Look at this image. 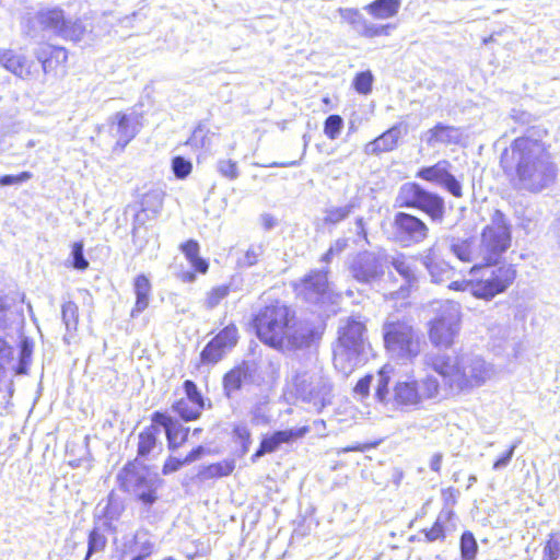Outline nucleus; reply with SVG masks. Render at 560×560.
<instances>
[{
  "instance_id": "obj_13",
  "label": "nucleus",
  "mask_w": 560,
  "mask_h": 560,
  "mask_svg": "<svg viewBox=\"0 0 560 560\" xmlns=\"http://www.w3.org/2000/svg\"><path fill=\"white\" fill-rule=\"evenodd\" d=\"M396 237L404 246L422 243L429 234V228L419 218L398 212L394 218Z\"/></svg>"
},
{
  "instance_id": "obj_64",
  "label": "nucleus",
  "mask_w": 560,
  "mask_h": 560,
  "mask_svg": "<svg viewBox=\"0 0 560 560\" xmlns=\"http://www.w3.org/2000/svg\"><path fill=\"white\" fill-rule=\"evenodd\" d=\"M119 514H120L119 505L114 503L113 499L110 498L108 501V504L106 506L105 516L113 521V520L118 518Z\"/></svg>"
},
{
  "instance_id": "obj_6",
  "label": "nucleus",
  "mask_w": 560,
  "mask_h": 560,
  "mask_svg": "<svg viewBox=\"0 0 560 560\" xmlns=\"http://www.w3.org/2000/svg\"><path fill=\"white\" fill-rule=\"evenodd\" d=\"M383 338L392 357L412 360L421 352V336L406 320L388 317L383 324Z\"/></svg>"
},
{
  "instance_id": "obj_8",
  "label": "nucleus",
  "mask_w": 560,
  "mask_h": 560,
  "mask_svg": "<svg viewBox=\"0 0 560 560\" xmlns=\"http://www.w3.org/2000/svg\"><path fill=\"white\" fill-rule=\"evenodd\" d=\"M118 481L124 491L135 495L144 505L150 506L158 500L156 491L161 480L145 468L128 464L118 474Z\"/></svg>"
},
{
  "instance_id": "obj_58",
  "label": "nucleus",
  "mask_w": 560,
  "mask_h": 560,
  "mask_svg": "<svg viewBox=\"0 0 560 560\" xmlns=\"http://www.w3.org/2000/svg\"><path fill=\"white\" fill-rule=\"evenodd\" d=\"M516 447H517V443H514L513 445H511V447L500 458H498L493 463L492 468L494 470H500V469L505 468L510 464Z\"/></svg>"
},
{
  "instance_id": "obj_3",
  "label": "nucleus",
  "mask_w": 560,
  "mask_h": 560,
  "mask_svg": "<svg viewBox=\"0 0 560 560\" xmlns=\"http://www.w3.org/2000/svg\"><path fill=\"white\" fill-rule=\"evenodd\" d=\"M428 364L457 394L478 388L495 375L494 366L475 354L436 355Z\"/></svg>"
},
{
  "instance_id": "obj_10",
  "label": "nucleus",
  "mask_w": 560,
  "mask_h": 560,
  "mask_svg": "<svg viewBox=\"0 0 560 560\" xmlns=\"http://www.w3.org/2000/svg\"><path fill=\"white\" fill-rule=\"evenodd\" d=\"M460 330V307L454 302L441 305L435 318L430 322V341L441 348H450Z\"/></svg>"
},
{
  "instance_id": "obj_50",
  "label": "nucleus",
  "mask_w": 560,
  "mask_h": 560,
  "mask_svg": "<svg viewBox=\"0 0 560 560\" xmlns=\"http://www.w3.org/2000/svg\"><path fill=\"white\" fill-rule=\"evenodd\" d=\"M230 293V288L228 285H219L217 288H213L211 291L208 292L206 298V306L208 308H213L219 303L225 299Z\"/></svg>"
},
{
  "instance_id": "obj_32",
  "label": "nucleus",
  "mask_w": 560,
  "mask_h": 560,
  "mask_svg": "<svg viewBox=\"0 0 560 560\" xmlns=\"http://www.w3.org/2000/svg\"><path fill=\"white\" fill-rule=\"evenodd\" d=\"M161 430L156 425H150L139 434L138 454L147 456L158 447V436Z\"/></svg>"
},
{
  "instance_id": "obj_56",
  "label": "nucleus",
  "mask_w": 560,
  "mask_h": 560,
  "mask_svg": "<svg viewBox=\"0 0 560 560\" xmlns=\"http://www.w3.org/2000/svg\"><path fill=\"white\" fill-rule=\"evenodd\" d=\"M32 173L22 172L19 175H4L0 177L1 186L19 185L25 183L32 178Z\"/></svg>"
},
{
  "instance_id": "obj_28",
  "label": "nucleus",
  "mask_w": 560,
  "mask_h": 560,
  "mask_svg": "<svg viewBox=\"0 0 560 560\" xmlns=\"http://www.w3.org/2000/svg\"><path fill=\"white\" fill-rule=\"evenodd\" d=\"M418 209L425 212L433 221L441 222L444 217V200L439 195L423 190Z\"/></svg>"
},
{
  "instance_id": "obj_46",
  "label": "nucleus",
  "mask_w": 560,
  "mask_h": 560,
  "mask_svg": "<svg viewBox=\"0 0 560 560\" xmlns=\"http://www.w3.org/2000/svg\"><path fill=\"white\" fill-rule=\"evenodd\" d=\"M106 537L97 529H93L89 535L88 553L84 560H89L92 555L103 551L106 547Z\"/></svg>"
},
{
  "instance_id": "obj_30",
  "label": "nucleus",
  "mask_w": 560,
  "mask_h": 560,
  "mask_svg": "<svg viewBox=\"0 0 560 560\" xmlns=\"http://www.w3.org/2000/svg\"><path fill=\"white\" fill-rule=\"evenodd\" d=\"M423 188L416 183H406L404 184L397 197V201L400 207H411L417 208L420 202V197L422 196Z\"/></svg>"
},
{
  "instance_id": "obj_57",
  "label": "nucleus",
  "mask_w": 560,
  "mask_h": 560,
  "mask_svg": "<svg viewBox=\"0 0 560 560\" xmlns=\"http://www.w3.org/2000/svg\"><path fill=\"white\" fill-rule=\"evenodd\" d=\"M184 389L186 393L185 399L191 400L195 404H203V398L200 395V393L198 392L197 386L192 381H189V380L185 381Z\"/></svg>"
},
{
  "instance_id": "obj_22",
  "label": "nucleus",
  "mask_w": 560,
  "mask_h": 560,
  "mask_svg": "<svg viewBox=\"0 0 560 560\" xmlns=\"http://www.w3.org/2000/svg\"><path fill=\"white\" fill-rule=\"evenodd\" d=\"M110 129L117 137V144L127 145L138 133L135 118L131 115L118 112L110 117Z\"/></svg>"
},
{
  "instance_id": "obj_19",
  "label": "nucleus",
  "mask_w": 560,
  "mask_h": 560,
  "mask_svg": "<svg viewBox=\"0 0 560 560\" xmlns=\"http://www.w3.org/2000/svg\"><path fill=\"white\" fill-rule=\"evenodd\" d=\"M327 272V270L312 271L300 284L299 294H302L308 302H320L329 289Z\"/></svg>"
},
{
  "instance_id": "obj_63",
  "label": "nucleus",
  "mask_w": 560,
  "mask_h": 560,
  "mask_svg": "<svg viewBox=\"0 0 560 560\" xmlns=\"http://www.w3.org/2000/svg\"><path fill=\"white\" fill-rule=\"evenodd\" d=\"M371 382H372V376L368 375L363 378H361L355 387H354V390L355 393L362 395V396H365L368 395L369 393V389H370V385H371Z\"/></svg>"
},
{
  "instance_id": "obj_61",
  "label": "nucleus",
  "mask_w": 560,
  "mask_h": 560,
  "mask_svg": "<svg viewBox=\"0 0 560 560\" xmlns=\"http://www.w3.org/2000/svg\"><path fill=\"white\" fill-rule=\"evenodd\" d=\"M183 465H185V463H183V460H179L175 457H170L165 462L162 471L164 475H167V474L177 471Z\"/></svg>"
},
{
  "instance_id": "obj_60",
  "label": "nucleus",
  "mask_w": 560,
  "mask_h": 560,
  "mask_svg": "<svg viewBox=\"0 0 560 560\" xmlns=\"http://www.w3.org/2000/svg\"><path fill=\"white\" fill-rule=\"evenodd\" d=\"M152 420L154 422L153 425H156L158 428L163 427L165 429V432L170 429V427H172L176 422L172 418H170L161 412H155L153 415Z\"/></svg>"
},
{
  "instance_id": "obj_14",
  "label": "nucleus",
  "mask_w": 560,
  "mask_h": 560,
  "mask_svg": "<svg viewBox=\"0 0 560 560\" xmlns=\"http://www.w3.org/2000/svg\"><path fill=\"white\" fill-rule=\"evenodd\" d=\"M349 270L357 281L370 283L384 275V262L376 254L363 252L352 259Z\"/></svg>"
},
{
  "instance_id": "obj_51",
  "label": "nucleus",
  "mask_w": 560,
  "mask_h": 560,
  "mask_svg": "<svg viewBox=\"0 0 560 560\" xmlns=\"http://www.w3.org/2000/svg\"><path fill=\"white\" fill-rule=\"evenodd\" d=\"M192 165L182 156H176L172 161V170L179 179L186 178L191 172Z\"/></svg>"
},
{
  "instance_id": "obj_25",
  "label": "nucleus",
  "mask_w": 560,
  "mask_h": 560,
  "mask_svg": "<svg viewBox=\"0 0 560 560\" xmlns=\"http://www.w3.org/2000/svg\"><path fill=\"white\" fill-rule=\"evenodd\" d=\"M490 339L493 348L499 350H506L508 347L512 348V355L517 358L522 350V342L516 340L513 330L509 326L495 325L490 328Z\"/></svg>"
},
{
  "instance_id": "obj_40",
  "label": "nucleus",
  "mask_w": 560,
  "mask_h": 560,
  "mask_svg": "<svg viewBox=\"0 0 560 560\" xmlns=\"http://www.w3.org/2000/svg\"><path fill=\"white\" fill-rule=\"evenodd\" d=\"M237 328L234 325L226 326L214 337L215 342L226 352L237 343Z\"/></svg>"
},
{
  "instance_id": "obj_17",
  "label": "nucleus",
  "mask_w": 560,
  "mask_h": 560,
  "mask_svg": "<svg viewBox=\"0 0 560 560\" xmlns=\"http://www.w3.org/2000/svg\"><path fill=\"white\" fill-rule=\"evenodd\" d=\"M0 66L22 80H32L38 73L34 61L11 49H0Z\"/></svg>"
},
{
  "instance_id": "obj_39",
  "label": "nucleus",
  "mask_w": 560,
  "mask_h": 560,
  "mask_svg": "<svg viewBox=\"0 0 560 560\" xmlns=\"http://www.w3.org/2000/svg\"><path fill=\"white\" fill-rule=\"evenodd\" d=\"M354 208V203L350 202L341 207H329L325 210L324 222L327 224H337L349 217Z\"/></svg>"
},
{
  "instance_id": "obj_62",
  "label": "nucleus",
  "mask_w": 560,
  "mask_h": 560,
  "mask_svg": "<svg viewBox=\"0 0 560 560\" xmlns=\"http://www.w3.org/2000/svg\"><path fill=\"white\" fill-rule=\"evenodd\" d=\"M448 288L455 291H469L472 294V278L470 280L453 281Z\"/></svg>"
},
{
  "instance_id": "obj_11",
  "label": "nucleus",
  "mask_w": 560,
  "mask_h": 560,
  "mask_svg": "<svg viewBox=\"0 0 560 560\" xmlns=\"http://www.w3.org/2000/svg\"><path fill=\"white\" fill-rule=\"evenodd\" d=\"M298 395L319 411L330 402L331 385L320 370L300 372L293 381Z\"/></svg>"
},
{
  "instance_id": "obj_49",
  "label": "nucleus",
  "mask_w": 560,
  "mask_h": 560,
  "mask_svg": "<svg viewBox=\"0 0 560 560\" xmlns=\"http://www.w3.org/2000/svg\"><path fill=\"white\" fill-rule=\"evenodd\" d=\"M252 422L256 425H265L268 424L271 420V416L269 413L267 402H258L256 404L252 411Z\"/></svg>"
},
{
  "instance_id": "obj_41",
  "label": "nucleus",
  "mask_w": 560,
  "mask_h": 560,
  "mask_svg": "<svg viewBox=\"0 0 560 560\" xmlns=\"http://www.w3.org/2000/svg\"><path fill=\"white\" fill-rule=\"evenodd\" d=\"M189 429L184 428L182 424L175 422L165 432L168 441V447L175 450L179 447L188 436Z\"/></svg>"
},
{
  "instance_id": "obj_33",
  "label": "nucleus",
  "mask_w": 560,
  "mask_h": 560,
  "mask_svg": "<svg viewBox=\"0 0 560 560\" xmlns=\"http://www.w3.org/2000/svg\"><path fill=\"white\" fill-rule=\"evenodd\" d=\"M247 368L244 365L236 366L228 372L224 376L223 384L226 395L230 397L233 393L237 392L243 383L247 380Z\"/></svg>"
},
{
  "instance_id": "obj_38",
  "label": "nucleus",
  "mask_w": 560,
  "mask_h": 560,
  "mask_svg": "<svg viewBox=\"0 0 560 560\" xmlns=\"http://www.w3.org/2000/svg\"><path fill=\"white\" fill-rule=\"evenodd\" d=\"M61 315L67 331H75L79 323L78 305L72 301L65 303L61 307Z\"/></svg>"
},
{
  "instance_id": "obj_45",
  "label": "nucleus",
  "mask_w": 560,
  "mask_h": 560,
  "mask_svg": "<svg viewBox=\"0 0 560 560\" xmlns=\"http://www.w3.org/2000/svg\"><path fill=\"white\" fill-rule=\"evenodd\" d=\"M343 128V119L339 115H330L324 122V133L330 140H336Z\"/></svg>"
},
{
  "instance_id": "obj_7",
  "label": "nucleus",
  "mask_w": 560,
  "mask_h": 560,
  "mask_svg": "<svg viewBox=\"0 0 560 560\" xmlns=\"http://www.w3.org/2000/svg\"><path fill=\"white\" fill-rule=\"evenodd\" d=\"M511 225L505 215L495 210L481 232L478 257L483 262H497L511 246Z\"/></svg>"
},
{
  "instance_id": "obj_23",
  "label": "nucleus",
  "mask_w": 560,
  "mask_h": 560,
  "mask_svg": "<svg viewBox=\"0 0 560 560\" xmlns=\"http://www.w3.org/2000/svg\"><path fill=\"white\" fill-rule=\"evenodd\" d=\"M401 135L400 125H395L373 141L366 143L364 152L370 155H377L383 152L393 151L397 147Z\"/></svg>"
},
{
  "instance_id": "obj_15",
  "label": "nucleus",
  "mask_w": 560,
  "mask_h": 560,
  "mask_svg": "<svg viewBox=\"0 0 560 560\" xmlns=\"http://www.w3.org/2000/svg\"><path fill=\"white\" fill-rule=\"evenodd\" d=\"M451 163L446 160L439 161L436 164L421 168L417 177L435 183L445 187L454 197H462L460 183L450 173Z\"/></svg>"
},
{
  "instance_id": "obj_24",
  "label": "nucleus",
  "mask_w": 560,
  "mask_h": 560,
  "mask_svg": "<svg viewBox=\"0 0 560 560\" xmlns=\"http://www.w3.org/2000/svg\"><path fill=\"white\" fill-rule=\"evenodd\" d=\"M389 262L405 281V284L400 287L398 292H396L398 296L405 298L407 296L409 289L418 283V276L415 267L404 254L390 257Z\"/></svg>"
},
{
  "instance_id": "obj_37",
  "label": "nucleus",
  "mask_w": 560,
  "mask_h": 560,
  "mask_svg": "<svg viewBox=\"0 0 560 560\" xmlns=\"http://www.w3.org/2000/svg\"><path fill=\"white\" fill-rule=\"evenodd\" d=\"M418 382V393L421 400L435 398L440 393V383L433 375H427Z\"/></svg>"
},
{
  "instance_id": "obj_36",
  "label": "nucleus",
  "mask_w": 560,
  "mask_h": 560,
  "mask_svg": "<svg viewBox=\"0 0 560 560\" xmlns=\"http://www.w3.org/2000/svg\"><path fill=\"white\" fill-rule=\"evenodd\" d=\"M451 252L464 262H472L480 259L478 257V248L472 249L471 243L468 241L452 240Z\"/></svg>"
},
{
  "instance_id": "obj_18",
  "label": "nucleus",
  "mask_w": 560,
  "mask_h": 560,
  "mask_svg": "<svg viewBox=\"0 0 560 560\" xmlns=\"http://www.w3.org/2000/svg\"><path fill=\"white\" fill-rule=\"evenodd\" d=\"M310 431L308 427L292 428L289 430L277 431L270 436L262 439L259 448L252 456V462L255 463L258 458L267 453H272L279 448L283 443H291L298 439L303 438Z\"/></svg>"
},
{
  "instance_id": "obj_12",
  "label": "nucleus",
  "mask_w": 560,
  "mask_h": 560,
  "mask_svg": "<svg viewBox=\"0 0 560 560\" xmlns=\"http://www.w3.org/2000/svg\"><path fill=\"white\" fill-rule=\"evenodd\" d=\"M338 13L341 20L349 25L361 37L375 38L380 36H389L395 30V24H377L369 21L358 9L340 8Z\"/></svg>"
},
{
  "instance_id": "obj_34",
  "label": "nucleus",
  "mask_w": 560,
  "mask_h": 560,
  "mask_svg": "<svg viewBox=\"0 0 560 560\" xmlns=\"http://www.w3.org/2000/svg\"><path fill=\"white\" fill-rule=\"evenodd\" d=\"M182 250L195 270L201 273H206L208 271L209 265L205 259L199 257V245L196 241L190 240L183 244Z\"/></svg>"
},
{
  "instance_id": "obj_42",
  "label": "nucleus",
  "mask_w": 560,
  "mask_h": 560,
  "mask_svg": "<svg viewBox=\"0 0 560 560\" xmlns=\"http://www.w3.org/2000/svg\"><path fill=\"white\" fill-rule=\"evenodd\" d=\"M392 371H393L392 366L384 365L378 373L375 395H376L377 399L382 402H386L389 400L388 383H389V374L392 373Z\"/></svg>"
},
{
  "instance_id": "obj_4",
  "label": "nucleus",
  "mask_w": 560,
  "mask_h": 560,
  "mask_svg": "<svg viewBox=\"0 0 560 560\" xmlns=\"http://www.w3.org/2000/svg\"><path fill=\"white\" fill-rule=\"evenodd\" d=\"M365 325L352 317L341 322L338 341L334 349V365L343 375H349L364 361L369 342Z\"/></svg>"
},
{
  "instance_id": "obj_44",
  "label": "nucleus",
  "mask_w": 560,
  "mask_h": 560,
  "mask_svg": "<svg viewBox=\"0 0 560 560\" xmlns=\"http://www.w3.org/2000/svg\"><path fill=\"white\" fill-rule=\"evenodd\" d=\"M478 550L477 541L470 532H465L460 537V553L464 560H474Z\"/></svg>"
},
{
  "instance_id": "obj_59",
  "label": "nucleus",
  "mask_w": 560,
  "mask_h": 560,
  "mask_svg": "<svg viewBox=\"0 0 560 560\" xmlns=\"http://www.w3.org/2000/svg\"><path fill=\"white\" fill-rule=\"evenodd\" d=\"M425 537L429 541H435L438 539L444 538V528L439 520L433 524V526L425 532Z\"/></svg>"
},
{
  "instance_id": "obj_1",
  "label": "nucleus",
  "mask_w": 560,
  "mask_h": 560,
  "mask_svg": "<svg viewBox=\"0 0 560 560\" xmlns=\"http://www.w3.org/2000/svg\"><path fill=\"white\" fill-rule=\"evenodd\" d=\"M529 130L516 138L502 159L505 167L514 171L515 186L529 192H540L550 188L557 180L558 167L549 147Z\"/></svg>"
},
{
  "instance_id": "obj_43",
  "label": "nucleus",
  "mask_w": 560,
  "mask_h": 560,
  "mask_svg": "<svg viewBox=\"0 0 560 560\" xmlns=\"http://www.w3.org/2000/svg\"><path fill=\"white\" fill-rule=\"evenodd\" d=\"M226 354V351L215 342L214 338L205 347L201 352V361L208 364L218 363Z\"/></svg>"
},
{
  "instance_id": "obj_26",
  "label": "nucleus",
  "mask_w": 560,
  "mask_h": 560,
  "mask_svg": "<svg viewBox=\"0 0 560 560\" xmlns=\"http://www.w3.org/2000/svg\"><path fill=\"white\" fill-rule=\"evenodd\" d=\"M163 207V198L162 194L159 191H149L143 195L141 200V210L136 214L135 218V226H133V236L137 235L139 231V226L144 223V217H149L148 212L152 215H156Z\"/></svg>"
},
{
  "instance_id": "obj_27",
  "label": "nucleus",
  "mask_w": 560,
  "mask_h": 560,
  "mask_svg": "<svg viewBox=\"0 0 560 560\" xmlns=\"http://www.w3.org/2000/svg\"><path fill=\"white\" fill-rule=\"evenodd\" d=\"M400 5V0H374L363 10L375 20H388L398 14Z\"/></svg>"
},
{
  "instance_id": "obj_47",
  "label": "nucleus",
  "mask_w": 560,
  "mask_h": 560,
  "mask_svg": "<svg viewBox=\"0 0 560 560\" xmlns=\"http://www.w3.org/2000/svg\"><path fill=\"white\" fill-rule=\"evenodd\" d=\"M560 555V532L550 535L547 540L541 560H557Z\"/></svg>"
},
{
  "instance_id": "obj_21",
  "label": "nucleus",
  "mask_w": 560,
  "mask_h": 560,
  "mask_svg": "<svg viewBox=\"0 0 560 560\" xmlns=\"http://www.w3.org/2000/svg\"><path fill=\"white\" fill-rule=\"evenodd\" d=\"M462 139L463 131L460 128L441 122L436 124L422 135V140L431 148H434L438 144H457Z\"/></svg>"
},
{
  "instance_id": "obj_20",
  "label": "nucleus",
  "mask_w": 560,
  "mask_h": 560,
  "mask_svg": "<svg viewBox=\"0 0 560 560\" xmlns=\"http://www.w3.org/2000/svg\"><path fill=\"white\" fill-rule=\"evenodd\" d=\"M393 404L398 409H416L422 400L418 393V382L398 381L393 388Z\"/></svg>"
},
{
  "instance_id": "obj_16",
  "label": "nucleus",
  "mask_w": 560,
  "mask_h": 560,
  "mask_svg": "<svg viewBox=\"0 0 560 560\" xmlns=\"http://www.w3.org/2000/svg\"><path fill=\"white\" fill-rule=\"evenodd\" d=\"M421 264L429 272L431 279L435 283L448 280L453 273V269L448 262L442 258V247L439 243H434L419 255Z\"/></svg>"
},
{
  "instance_id": "obj_31",
  "label": "nucleus",
  "mask_w": 560,
  "mask_h": 560,
  "mask_svg": "<svg viewBox=\"0 0 560 560\" xmlns=\"http://www.w3.org/2000/svg\"><path fill=\"white\" fill-rule=\"evenodd\" d=\"M234 467V462L232 460H223L220 463L211 464L209 466L202 467L199 470L197 478L200 481H206L212 478L225 477L232 474Z\"/></svg>"
},
{
  "instance_id": "obj_54",
  "label": "nucleus",
  "mask_w": 560,
  "mask_h": 560,
  "mask_svg": "<svg viewBox=\"0 0 560 560\" xmlns=\"http://www.w3.org/2000/svg\"><path fill=\"white\" fill-rule=\"evenodd\" d=\"M71 255L73 258L72 265L75 269L84 270L88 268L89 262L83 255V244L81 242H75L72 245Z\"/></svg>"
},
{
  "instance_id": "obj_55",
  "label": "nucleus",
  "mask_w": 560,
  "mask_h": 560,
  "mask_svg": "<svg viewBox=\"0 0 560 560\" xmlns=\"http://www.w3.org/2000/svg\"><path fill=\"white\" fill-rule=\"evenodd\" d=\"M234 435L242 443L243 452L246 453L248 451L250 440V432L245 424H237L234 427Z\"/></svg>"
},
{
  "instance_id": "obj_9",
  "label": "nucleus",
  "mask_w": 560,
  "mask_h": 560,
  "mask_svg": "<svg viewBox=\"0 0 560 560\" xmlns=\"http://www.w3.org/2000/svg\"><path fill=\"white\" fill-rule=\"evenodd\" d=\"M28 32L43 30L49 31L65 39L79 42L83 38L85 26L79 19L67 20L59 8L45 9L28 20Z\"/></svg>"
},
{
  "instance_id": "obj_53",
  "label": "nucleus",
  "mask_w": 560,
  "mask_h": 560,
  "mask_svg": "<svg viewBox=\"0 0 560 560\" xmlns=\"http://www.w3.org/2000/svg\"><path fill=\"white\" fill-rule=\"evenodd\" d=\"M218 171L222 176L231 180L238 177L237 164L232 160H220L218 162Z\"/></svg>"
},
{
  "instance_id": "obj_5",
  "label": "nucleus",
  "mask_w": 560,
  "mask_h": 560,
  "mask_svg": "<svg viewBox=\"0 0 560 560\" xmlns=\"http://www.w3.org/2000/svg\"><path fill=\"white\" fill-rule=\"evenodd\" d=\"M472 295L490 300L504 292L515 280L516 270L511 265L497 262L476 264L470 269Z\"/></svg>"
},
{
  "instance_id": "obj_2",
  "label": "nucleus",
  "mask_w": 560,
  "mask_h": 560,
  "mask_svg": "<svg viewBox=\"0 0 560 560\" xmlns=\"http://www.w3.org/2000/svg\"><path fill=\"white\" fill-rule=\"evenodd\" d=\"M258 338L279 350H293L310 345L313 334L310 328L296 325L294 313L279 302L266 306L255 318Z\"/></svg>"
},
{
  "instance_id": "obj_48",
  "label": "nucleus",
  "mask_w": 560,
  "mask_h": 560,
  "mask_svg": "<svg viewBox=\"0 0 560 560\" xmlns=\"http://www.w3.org/2000/svg\"><path fill=\"white\" fill-rule=\"evenodd\" d=\"M264 252L265 246L262 243L252 244L245 252L244 257L241 259L240 264L244 267H252L257 264Z\"/></svg>"
},
{
  "instance_id": "obj_52",
  "label": "nucleus",
  "mask_w": 560,
  "mask_h": 560,
  "mask_svg": "<svg viewBox=\"0 0 560 560\" xmlns=\"http://www.w3.org/2000/svg\"><path fill=\"white\" fill-rule=\"evenodd\" d=\"M373 77L371 72H361L354 79V89L361 94H368L372 89Z\"/></svg>"
},
{
  "instance_id": "obj_35",
  "label": "nucleus",
  "mask_w": 560,
  "mask_h": 560,
  "mask_svg": "<svg viewBox=\"0 0 560 560\" xmlns=\"http://www.w3.org/2000/svg\"><path fill=\"white\" fill-rule=\"evenodd\" d=\"M203 404H195L191 400H187L185 398L179 399L173 405V410L185 421H191L197 419L201 410L203 409Z\"/></svg>"
},
{
  "instance_id": "obj_29",
  "label": "nucleus",
  "mask_w": 560,
  "mask_h": 560,
  "mask_svg": "<svg viewBox=\"0 0 560 560\" xmlns=\"http://www.w3.org/2000/svg\"><path fill=\"white\" fill-rule=\"evenodd\" d=\"M133 290L136 294V304L131 311V316L136 317L142 313L148 306L151 294V283L144 275H140L135 279Z\"/></svg>"
}]
</instances>
